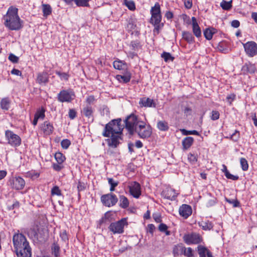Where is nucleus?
<instances>
[{
  "label": "nucleus",
  "instance_id": "nucleus-49",
  "mask_svg": "<svg viewBox=\"0 0 257 257\" xmlns=\"http://www.w3.org/2000/svg\"><path fill=\"white\" fill-rule=\"evenodd\" d=\"M113 65L114 68L118 70L123 69L124 66V64L122 62V61L120 60L114 61L113 62Z\"/></svg>",
  "mask_w": 257,
  "mask_h": 257
},
{
  "label": "nucleus",
  "instance_id": "nucleus-42",
  "mask_svg": "<svg viewBox=\"0 0 257 257\" xmlns=\"http://www.w3.org/2000/svg\"><path fill=\"white\" fill-rule=\"evenodd\" d=\"M130 47L133 51H138L141 47L140 42L139 40L132 41L131 42Z\"/></svg>",
  "mask_w": 257,
  "mask_h": 257
},
{
  "label": "nucleus",
  "instance_id": "nucleus-36",
  "mask_svg": "<svg viewBox=\"0 0 257 257\" xmlns=\"http://www.w3.org/2000/svg\"><path fill=\"white\" fill-rule=\"evenodd\" d=\"M162 21V15H151V18L150 21V23L151 24H157Z\"/></svg>",
  "mask_w": 257,
  "mask_h": 257
},
{
  "label": "nucleus",
  "instance_id": "nucleus-14",
  "mask_svg": "<svg viewBox=\"0 0 257 257\" xmlns=\"http://www.w3.org/2000/svg\"><path fill=\"white\" fill-rule=\"evenodd\" d=\"M130 194L136 198H139L141 195V188L140 184L137 182H133L128 186Z\"/></svg>",
  "mask_w": 257,
  "mask_h": 257
},
{
  "label": "nucleus",
  "instance_id": "nucleus-60",
  "mask_svg": "<svg viewBox=\"0 0 257 257\" xmlns=\"http://www.w3.org/2000/svg\"><path fill=\"white\" fill-rule=\"evenodd\" d=\"M216 203V199L214 197L208 200L206 203V206L208 207L212 206Z\"/></svg>",
  "mask_w": 257,
  "mask_h": 257
},
{
  "label": "nucleus",
  "instance_id": "nucleus-52",
  "mask_svg": "<svg viewBox=\"0 0 257 257\" xmlns=\"http://www.w3.org/2000/svg\"><path fill=\"white\" fill-rule=\"evenodd\" d=\"M183 254L187 257H195L193 253V250L191 247H184Z\"/></svg>",
  "mask_w": 257,
  "mask_h": 257
},
{
  "label": "nucleus",
  "instance_id": "nucleus-27",
  "mask_svg": "<svg viewBox=\"0 0 257 257\" xmlns=\"http://www.w3.org/2000/svg\"><path fill=\"white\" fill-rule=\"evenodd\" d=\"M11 101L9 97H5L2 99L0 105L3 110H8L10 108Z\"/></svg>",
  "mask_w": 257,
  "mask_h": 257
},
{
  "label": "nucleus",
  "instance_id": "nucleus-43",
  "mask_svg": "<svg viewBox=\"0 0 257 257\" xmlns=\"http://www.w3.org/2000/svg\"><path fill=\"white\" fill-rule=\"evenodd\" d=\"M232 1L229 2L225 1L224 0L220 3V6L222 9L224 10H229L232 8Z\"/></svg>",
  "mask_w": 257,
  "mask_h": 257
},
{
  "label": "nucleus",
  "instance_id": "nucleus-16",
  "mask_svg": "<svg viewBox=\"0 0 257 257\" xmlns=\"http://www.w3.org/2000/svg\"><path fill=\"white\" fill-rule=\"evenodd\" d=\"M179 214L185 219H187L192 213L191 207L187 204H183L179 209Z\"/></svg>",
  "mask_w": 257,
  "mask_h": 257
},
{
  "label": "nucleus",
  "instance_id": "nucleus-59",
  "mask_svg": "<svg viewBox=\"0 0 257 257\" xmlns=\"http://www.w3.org/2000/svg\"><path fill=\"white\" fill-rule=\"evenodd\" d=\"M51 249L52 253L60 252V247L59 245L57 243L54 242L53 243Z\"/></svg>",
  "mask_w": 257,
  "mask_h": 257
},
{
  "label": "nucleus",
  "instance_id": "nucleus-17",
  "mask_svg": "<svg viewBox=\"0 0 257 257\" xmlns=\"http://www.w3.org/2000/svg\"><path fill=\"white\" fill-rule=\"evenodd\" d=\"M177 195L178 194L176 193L175 190L171 188H166L161 193V195L164 198L172 201L176 199Z\"/></svg>",
  "mask_w": 257,
  "mask_h": 257
},
{
  "label": "nucleus",
  "instance_id": "nucleus-15",
  "mask_svg": "<svg viewBox=\"0 0 257 257\" xmlns=\"http://www.w3.org/2000/svg\"><path fill=\"white\" fill-rule=\"evenodd\" d=\"M122 135H110V139H107L106 141L108 146L112 148H116L120 144L119 140H122Z\"/></svg>",
  "mask_w": 257,
  "mask_h": 257
},
{
  "label": "nucleus",
  "instance_id": "nucleus-53",
  "mask_svg": "<svg viewBox=\"0 0 257 257\" xmlns=\"http://www.w3.org/2000/svg\"><path fill=\"white\" fill-rule=\"evenodd\" d=\"M225 200L229 204H232L234 207H237L240 206V203L237 199H230L226 198Z\"/></svg>",
  "mask_w": 257,
  "mask_h": 257
},
{
  "label": "nucleus",
  "instance_id": "nucleus-32",
  "mask_svg": "<svg viewBox=\"0 0 257 257\" xmlns=\"http://www.w3.org/2000/svg\"><path fill=\"white\" fill-rule=\"evenodd\" d=\"M199 225L204 230H210L213 227L212 223L208 220L206 221H202L199 223Z\"/></svg>",
  "mask_w": 257,
  "mask_h": 257
},
{
  "label": "nucleus",
  "instance_id": "nucleus-25",
  "mask_svg": "<svg viewBox=\"0 0 257 257\" xmlns=\"http://www.w3.org/2000/svg\"><path fill=\"white\" fill-rule=\"evenodd\" d=\"M185 246L182 244L175 245L173 248V254L174 257H178L179 255L183 254Z\"/></svg>",
  "mask_w": 257,
  "mask_h": 257
},
{
  "label": "nucleus",
  "instance_id": "nucleus-64",
  "mask_svg": "<svg viewBox=\"0 0 257 257\" xmlns=\"http://www.w3.org/2000/svg\"><path fill=\"white\" fill-rule=\"evenodd\" d=\"M76 116V111L74 109H70L69 110V117L71 119H74Z\"/></svg>",
  "mask_w": 257,
  "mask_h": 257
},
{
  "label": "nucleus",
  "instance_id": "nucleus-3",
  "mask_svg": "<svg viewBox=\"0 0 257 257\" xmlns=\"http://www.w3.org/2000/svg\"><path fill=\"white\" fill-rule=\"evenodd\" d=\"M142 120L134 114L127 116L124 120L125 127L131 135H134L136 127Z\"/></svg>",
  "mask_w": 257,
  "mask_h": 257
},
{
  "label": "nucleus",
  "instance_id": "nucleus-6",
  "mask_svg": "<svg viewBox=\"0 0 257 257\" xmlns=\"http://www.w3.org/2000/svg\"><path fill=\"white\" fill-rule=\"evenodd\" d=\"M5 136L8 143L11 146L17 147L21 144V139L17 135L15 134L13 131L7 130L5 131Z\"/></svg>",
  "mask_w": 257,
  "mask_h": 257
},
{
  "label": "nucleus",
  "instance_id": "nucleus-1",
  "mask_svg": "<svg viewBox=\"0 0 257 257\" xmlns=\"http://www.w3.org/2000/svg\"><path fill=\"white\" fill-rule=\"evenodd\" d=\"M4 25L9 30L19 31L23 27V21L18 15V9L11 6L6 15L3 17Z\"/></svg>",
  "mask_w": 257,
  "mask_h": 257
},
{
  "label": "nucleus",
  "instance_id": "nucleus-7",
  "mask_svg": "<svg viewBox=\"0 0 257 257\" xmlns=\"http://www.w3.org/2000/svg\"><path fill=\"white\" fill-rule=\"evenodd\" d=\"M75 97L74 92L70 89L62 90L57 95V98L61 102H71Z\"/></svg>",
  "mask_w": 257,
  "mask_h": 257
},
{
  "label": "nucleus",
  "instance_id": "nucleus-44",
  "mask_svg": "<svg viewBox=\"0 0 257 257\" xmlns=\"http://www.w3.org/2000/svg\"><path fill=\"white\" fill-rule=\"evenodd\" d=\"M136 24L135 21L133 19H130L126 26V29L128 31H131L135 29Z\"/></svg>",
  "mask_w": 257,
  "mask_h": 257
},
{
  "label": "nucleus",
  "instance_id": "nucleus-35",
  "mask_svg": "<svg viewBox=\"0 0 257 257\" xmlns=\"http://www.w3.org/2000/svg\"><path fill=\"white\" fill-rule=\"evenodd\" d=\"M158 128L161 131H167L169 130L168 122L165 121H159L157 123Z\"/></svg>",
  "mask_w": 257,
  "mask_h": 257
},
{
  "label": "nucleus",
  "instance_id": "nucleus-47",
  "mask_svg": "<svg viewBox=\"0 0 257 257\" xmlns=\"http://www.w3.org/2000/svg\"><path fill=\"white\" fill-rule=\"evenodd\" d=\"M154 26V29L153 30V32L154 34H159L160 33V30L164 27V23L160 22L157 24H152Z\"/></svg>",
  "mask_w": 257,
  "mask_h": 257
},
{
  "label": "nucleus",
  "instance_id": "nucleus-4",
  "mask_svg": "<svg viewBox=\"0 0 257 257\" xmlns=\"http://www.w3.org/2000/svg\"><path fill=\"white\" fill-rule=\"evenodd\" d=\"M135 133H137L139 137L142 139L148 138L152 134V128L150 125H147L146 123L142 120L136 127Z\"/></svg>",
  "mask_w": 257,
  "mask_h": 257
},
{
  "label": "nucleus",
  "instance_id": "nucleus-8",
  "mask_svg": "<svg viewBox=\"0 0 257 257\" xmlns=\"http://www.w3.org/2000/svg\"><path fill=\"white\" fill-rule=\"evenodd\" d=\"M126 224H127L126 219L124 218L118 221L111 223L108 228L114 234H120L123 232V228Z\"/></svg>",
  "mask_w": 257,
  "mask_h": 257
},
{
  "label": "nucleus",
  "instance_id": "nucleus-58",
  "mask_svg": "<svg viewBox=\"0 0 257 257\" xmlns=\"http://www.w3.org/2000/svg\"><path fill=\"white\" fill-rule=\"evenodd\" d=\"M9 59L14 63H17L19 61V57L13 54H10L9 56Z\"/></svg>",
  "mask_w": 257,
  "mask_h": 257
},
{
  "label": "nucleus",
  "instance_id": "nucleus-54",
  "mask_svg": "<svg viewBox=\"0 0 257 257\" xmlns=\"http://www.w3.org/2000/svg\"><path fill=\"white\" fill-rule=\"evenodd\" d=\"M51 194L52 195L61 196V191L58 186H55L51 189Z\"/></svg>",
  "mask_w": 257,
  "mask_h": 257
},
{
  "label": "nucleus",
  "instance_id": "nucleus-37",
  "mask_svg": "<svg viewBox=\"0 0 257 257\" xmlns=\"http://www.w3.org/2000/svg\"><path fill=\"white\" fill-rule=\"evenodd\" d=\"M151 15H161L160 5L158 3H156L154 6L152 7L150 11Z\"/></svg>",
  "mask_w": 257,
  "mask_h": 257
},
{
  "label": "nucleus",
  "instance_id": "nucleus-39",
  "mask_svg": "<svg viewBox=\"0 0 257 257\" xmlns=\"http://www.w3.org/2000/svg\"><path fill=\"white\" fill-rule=\"evenodd\" d=\"M45 109L44 107H42L40 108H39L37 110L35 116L38 117L39 119H43L45 117Z\"/></svg>",
  "mask_w": 257,
  "mask_h": 257
},
{
  "label": "nucleus",
  "instance_id": "nucleus-30",
  "mask_svg": "<svg viewBox=\"0 0 257 257\" xmlns=\"http://www.w3.org/2000/svg\"><path fill=\"white\" fill-rule=\"evenodd\" d=\"M216 29L213 28H207L204 31V35L205 38L208 40H210L213 37V35L216 33Z\"/></svg>",
  "mask_w": 257,
  "mask_h": 257
},
{
  "label": "nucleus",
  "instance_id": "nucleus-56",
  "mask_svg": "<svg viewBox=\"0 0 257 257\" xmlns=\"http://www.w3.org/2000/svg\"><path fill=\"white\" fill-rule=\"evenodd\" d=\"M71 144V142L68 139H64L61 141V145L63 149H67Z\"/></svg>",
  "mask_w": 257,
  "mask_h": 257
},
{
  "label": "nucleus",
  "instance_id": "nucleus-24",
  "mask_svg": "<svg viewBox=\"0 0 257 257\" xmlns=\"http://www.w3.org/2000/svg\"><path fill=\"white\" fill-rule=\"evenodd\" d=\"M192 22L193 32L196 37L199 38L201 36V31L194 17H192Z\"/></svg>",
  "mask_w": 257,
  "mask_h": 257
},
{
  "label": "nucleus",
  "instance_id": "nucleus-18",
  "mask_svg": "<svg viewBox=\"0 0 257 257\" xmlns=\"http://www.w3.org/2000/svg\"><path fill=\"white\" fill-rule=\"evenodd\" d=\"M18 257H31V248L29 244L16 250Z\"/></svg>",
  "mask_w": 257,
  "mask_h": 257
},
{
  "label": "nucleus",
  "instance_id": "nucleus-23",
  "mask_svg": "<svg viewBox=\"0 0 257 257\" xmlns=\"http://www.w3.org/2000/svg\"><path fill=\"white\" fill-rule=\"evenodd\" d=\"M36 81L37 83L41 85H45L47 84L49 81V76L48 73L46 71L38 73L37 74Z\"/></svg>",
  "mask_w": 257,
  "mask_h": 257
},
{
  "label": "nucleus",
  "instance_id": "nucleus-40",
  "mask_svg": "<svg viewBox=\"0 0 257 257\" xmlns=\"http://www.w3.org/2000/svg\"><path fill=\"white\" fill-rule=\"evenodd\" d=\"M54 157L58 164H62L66 159L65 156L60 152L56 153Z\"/></svg>",
  "mask_w": 257,
  "mask_h": 257
},
{
  "label": "nucleus",
  "instance_id": "nucleus-12",
  "mask_svg": "<svg viewBox=\"0 0 257 257\" xmlns=\"http://www.w3.org/2000/svg\"><path fill=\"white\" fill-rule=\"evenodd\" d=\"M246 55L252 57L257 55V44L253 41H249L243 44Z\"/></svg>",
  "mask_w": 257,
  "mask_h": 257
},
{
  "label": "nucleus",
  "instance_id": "nucleus-48",
  "mask_svg": "<svg viewBox=\"0 0 257 257\" xmlns=\"http://www.w3.org/2000/svg\"><path fill=\"white\" fill-rule=\"evenodd\" d=\"M75 4L78 7H86L89 6L88 0H74Z\"/></svg>",
  "mask_w": 257,
  "mask_h": 257
},
{
  "label": "nucleus",
  "instance_id": "nucleus-11",
  "mask_svg": "<svg viewBox=\"0 0 257 257\" xmlns=\"http://www.w3.org/2000/svg\"><path fill=\"white\" fill-rule=\"evenodd\" d=\"M8 185L13 189L19 190L23 189L25 185V181L21 177L15 176L11 177L8 182Z\"/></svg>",
  "mask_w": 257,
  "mask_h": 257
},
{
  "label": "nucleus",
  "instance_id": "nucleus-46",
  "mask_svg": "<svg viewBox=\"0 0 257 257\" xmlns=\"http://www.w3.org/2000/svg\"><path fill=\"white\" fill-rule=\"evenodd\" d=\"M180 131L181 132L182 134L185 136H187V135H196V136L200 135L199 132L196 130L187 131L185 129L183 128V129H181Z\"/></svg>",
  "mask_w": 257,
  "mask_h": 257
},
{
  "label": "nucleus",
  "instance_id": "nucleus-63",
  "mask_svg": "<svg viewBox=\"0 0 257 257\" xmlns=\"http://www.w3.org/2000/svg\"><path fill=\"white\" fill-rule=\"evenodd\" d=\"M86 188L85 184L81 182L80 181H79L77 185V190L78 192H80V191H84Z\"/></svg>",
  "mask_w": 257,
  "mask_h": 257
},
{
  "label": "nucleus",
  "instance_id": "nucleus-50",
  "mask_svg": "<svg viewBox=\"0 0 257 257\" xmlns=\"http://www.w3.org/2000/svg\"><path fill=\"white\" fill-rule=\"evenodd\" d=\"M124 3L129 10L134 11L136 9L135 4L133 1L124 0Z\"/></svg>",
  "mask_w": 257,
  "mask_h": 257
},
{
  "label": "nucleus",
  "instance_id": "nucleus-19",
  "mask_svg": "<svg viewBox=\"0 0 257 257\" xmlns=\"http://www.w3.org/2000/svg\"><path fill=\"white\" fill-rule=\"evenodd\" d=\"M139 105L142 107H155L156 106V104L153 99L146 97H144L140 98L139 101Z\"/></svg>",
  "mask_w": 257,
  "mask_h": 257
},
{
  "label": "nucleus",
  "instance_id": "nucleus-31",
  "mask_svg": "<svg viewBox=\"0 0 257 257\" xmlns=\"http://www.w3.org/2000/svg\"><path fill=\"white\" fill-rule=\"evenodd\" d=\"M119 206L123 209L126 208L129 206V201L128 199L124 195L119 196Z\"/></svg>",
  "mask_w": 257,
  "mask_h": 257
},
{
  "label": "nucleus",
  "instance_id": "nucleus-55",
  "mask_svg": "<svg viewBox=\"0 0 257 257\" xmlns=\"http://www.w3.org/2000/svg\"><path fill=\"white\" fill-rule=\"evenodd\" d=\"M56 74L58 75L61 79L68 80L69 75L68 73L65 72H61L60 71H56Z\"/></svg>",
  "mask_w": 257,
  "mask_h": 257
},
{
  "label": "nucleus",
  "instance_id": "nucleus-2",
  "mask_svg": "<svg viewBox=\"0 0 257 257\" xmlns=\"http://www.w3.org/2000/svg\"><path fill=\"white\" fill-rule=\"evenodd\" d=\"M122 120L120 118L114 119L107 123L102 133V136L109 138L110 135H122L123 125L121 124Z\"/></svg>",
  "mask_w": 257,
  "mask_h": 257
},
{
  "label": "nucleus",
  "instance_id": "nucleus-13",
  "mask_svg": "<svg viewBox=\"0 0 257 257\" xmlns=\"http://www.w3.org/2000/svg\"><path fill=\"white\" fill-rule=\"evenodd\" d=\"M183 238L184 241L188 245L198 244L201 242L200 236L195 233L185 234Z\"/></svg>",
  "mask_w": 257,
  "mask_h": 257
},
{
  "label": "nucleus",
  "instance_id": "nucleus-10",
  "mask_svg": "<svg viewBox=\"0 0 257 257\" xmlns=\"http://www.w3.org/2000/svg\"><path fill=\"white\" fill-rule=\"evenodd\" d=\"M14 246L16 250L29 244L25 236L21 234H15L13 238Z\"/></svg>",
  "mask_w": 257,
  "mask_h": 257
},
{
  "label": "nucleus",
  "instance_id": "nucleus-61",
  "mask_svg": "<svg viewBox=\"0 0 257 257\" xmlns=\"http://www.w3.org/2000/svg\"><path fill=\"white\" fill-rule=\"evenodd\" d=\"M211 119L213 120H216L219 118V113L217 111H212L211 113Z\"/></svg>",
  "mask_w": 257,
  "mask_h": 257
},
{
  "label": "nucleus",
  "instance_id": "nucleus-33",
  "mask_svg": "<svg viewBox=\"0 0 257 257\" xmlns=\"http://www.w3.org/2000/svg\"><path fill=\"white\" fill-rule=\"evenodd\" d=\"M182 36L183 38L190 44H192L194 42V38L192 34L189 32H183L182 33Z\"/></svg>",
  "mask_w": 257,
  "mask_h": 257
},
{
  "label": "nucleus",
  "instance_id": "nucleus-45",
  "mask_svg": "<svg viewBox=\"0 0 257 257\" xmlns=\"http://www.w3.org/2000/svg\"><path fill=\"white\" fill-rule=\"evenodd\" d=\"M240 164L241 169L243 171H246L248 169V164L246 159L244 158H241L240 159Z\"/></svg>",
  "mask_w": 257,
  "mask_h": 257
},
{
  "label": "nucleus",
  "instance_id": "nucleus-5",
  "mask_svg": "<svg viewBox=\"0 0 257 257\" xmlns=\"http://www.w3.org/2000/svg\"><path fill=\"white\" fill-rule=\"evenodd\" d=\"M28 237L33 241H44L46 238L45 233L43 234L39 232L37 227L30 228L27 230Z\"/></svg>",
  "mask_w": 257,
  "mask_h": 257
},
{
  "label": "nucleus",
  "instance_id": "nucleus-26",
  "mask_svg": "<svg viewBox=\"0 0 257 257\" xmlns=\"http://www.w3.org/2000/svg\"><path fill=\"white\" fill-rule=\"evenodd\" d=\"M117 79L120 82L123 83L128 82L131 78V74L129 72H126L123 75H116Z\"/></svg>",
  "mask_w": 257,
  "mask_h": 257
},
{
  "label": "nucleus",
  "instance_id": "nucleus-9",
  "mask_svg": "<svg viewBox=\"0 0 257 257\" xmlns=\"http://www.w3.org/2000/svg\"><path fill=\"white\" fill-rule=\"evenodd\" d=\"M100 199L103 205L108 207L114 206L118 201L116 196L112 193L102 195Z\"/></svg>",
  "mask_w": 257,
  "mask_h": 257
},
{
  "label": "nucleus",
  "instance_id": "nucleus-62",
  "mask_svg": "<svg viewBox=\"0 0 257 257\" xmlns=\"http://www.w3.org/2000/svg\"><path fill=\"white\" fill-rule=\"evenodd\" d=\"M230 138L233 141H237L239 138V132L236 130L235 132L231 135Z\"/></svg>",
  "mask_w": 257,
  "mask_h": 257
},
{
  "label": "nucleus",
  "instance_id": "nucleus-20",
  "mask_svg": "<svg viewBox=\"0 0 257 257\" xmlns=\"http://www.w3.org/2000/svg\"><path fill=\"white\" fill-rule=\"evenodd\" d=\"M94 108L90 105H86L81 110V113L87 118L93 120Z\"/></svg>",
  "mask_w": 257,
  "mask_h": 257
},
{
  "label": "nucleus",
  "instance_id": "nucleus-22",
  "mask_svg": "<svg viewBox=\"0 0 257 257\" xmlns=\"http://www.w3.org/2000/svg\"><path fill=\"white\" fill-rule=\"evenodd\" d=\"M197 252L199 257H213L211 251L201 245H199L197 246Z\"/></svg>",
  "mask_w": 257,
  "mask_h": 257
},
{
  "label": "nucleus",
  "instance_id": "nucleus-34",
  "mask_svg": "<svg viewBox=\"0 0 257 257\" xmlns=\"http://www.w3.org/2000/svg\"><path fill=\"white\" fill-rule=\"evenodd\" d=\"M42 11L43 13V16L47 18L48 16L52 13V8L49 4H42Z\"/></svg>",
  "mask_w": 257,
  "mask_h": 257
},
{
  "label": "nucleus",
  "instance_id": "nucleus-29",
  "mask_svg": "<svg viewBox=\"0 0 257 257\" xmlns=\"http://www.w3.org/2000/svg\"><path fill=\"white\" fill-rule=\"evenodd\" d=\"M256 70L255 66L252 64H245L242 68V70L244 73H253Z\"/></svg>",
  "mask_w": 257,
  "mask_h": 257
},
{
  "label": "nucleus",
  "instance_id": "nucleus-41",
  "mask_svg": "<svg viewBox=\"0 0 257 257\" xmlns=\"http://www.w3.org/2000/svg\"><path fill=\"white\" fill-rule=\"evenodd\" d=\"M161 57L163 58L166 62L173 61L174 57L169 52H163L161 54Z\"/></svg>",
  "mask_w": 257,
  "mask_h": 257
},
{
  "label": "nucleus",
  "instance_id": "nucleus-21",
  "mask_svg": "<svg viewBox=\"0 0 257 257\" xmlns=\"http://www.w3.org/2000/svg\"><path fill=\"white\" fill-rule=\"evenodd\" d=\"M41 129L45 135H50L54 130L53 124L49 121H44L41 126Z\"/></svg>",
  "mask_w": 257,
  "mask_h": 257
},
{
  "label": "nucleus",
  "instance_id": "nucleus-38",
  "mask_svg": "<svg viewBox=\"0 0 257 257\" xmlns=\"http://www.w3.org/2000/svg\"><path fill=\"white\" fill-rule=\"evenodd\" d=\"M217 48L219 51L222 53H226L228 52L227 43L225 41H222L219 43Z\"/></svg>",
  "mask_w": 257,
  "mask_h": 257
},
{
  "label": "nucleus",
  "instance_id": "nucleus-57",
  "mask_svg": "<svg viewBox=\"0 0 257 257\" xmlns=\"http://www.w3.org/2000/svg\"><path fill=\"white\" fill-rule=\"evenodd\" d=\"M109 221V212H107L104 214V216H103L101 219L99 220L100 225L102 224L103 223H106L107 222Z\"/></svg>",
  "mask_w": 257,
  "mask_h": 257
},
{
  "label": "nucleus",
  "instance_id": "nucleus-51",
  "mask_svg": "<svg viewBox=\"0 0 257 257\" xmlns=\"http://www.w3.org/2000/svg\"><path fill=\"white\" fill-rule=\"evenodd\" d=\"M188 160L192 164H195L197 161V155L189 153L188 155Z\"/></svg>",
  "mask_w": 257,
  "mask_h": 257
},
{
  "label": "nucleus",
  "instance_id": "nucleus-28",
  "mask_svg": "<svg viewBox=\"0 0 257 257\" xmlns=\"http://www.w3.org/2000/svg\"><path fill=\"white\" fill-rule=\"evenodd\" d=\"M194 139L191 137H187L182 141V146L183 150L188 149L193 144Z\"/></svg>",
  "mask_w": 257,
  "mask_h": 257
}]
</instances>
